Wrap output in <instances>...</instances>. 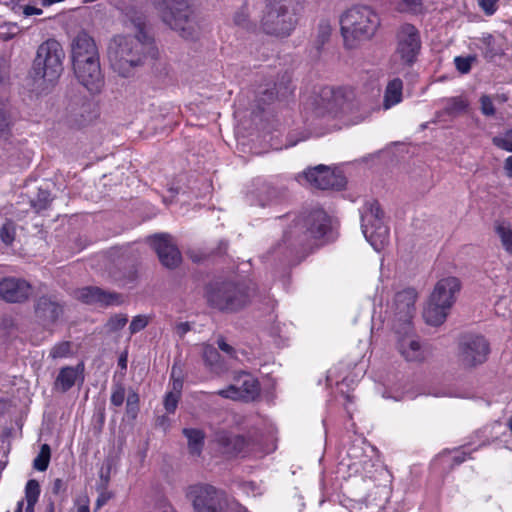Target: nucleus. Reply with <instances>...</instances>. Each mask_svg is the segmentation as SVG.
<instances>
[{"label":"nucleus","instance_id":"33","mask_svg":"<svg viewBox=\"0 0 512 512\" xmlns=\"http://www.w3.org/2000/svg\"><path fill=\"white\" fill-rule=\"evenodd\" d=\"M468 101L461 96L451 97L445 101L444 113L449 116H456L468 108Z\"/></svg>","mask_w":512,"mask_h":512},{"label":"nucleus","instance_id":"60","mask_svg":"<svg viewBox=\"0 0 512 512\" xmlns=\"http://www.w3.org/2000/svg\"><path fill=\"white\" fill-rule=\"evenodd\" d=\"M504 170L506 175L512 178V156L506 158L504 162Z\"/></svg>","mask_w":512,"mask_h":512},{"label":"nucleus","instance_id":"23","mask_svg":"<svg viewBox=\"0 0 512 512\" xmlns=\"http://www.w3.org/2000/svg\"><path fill=\"white\" fill-rule=\"evenodd\" d=\"M291 77L288 73H285L279 83H275L273 88H266L259 92L258 106L262 110L264 109L261 105H268L272 103L278 97H286L292 93L290 87Z\"/></svg>","mask_w":512,"mask_h":512},{"label":"nucleus","instance_id":"56","mask_svg":"<svg viewBox=\"0 0 512 512\" xmlns=\"http://www.w3.org/2000/svg\"><path fill=\"white\" fill-rule=\"evenodd\" d=\"M175 329L179 337L183 338L191 330V325L189 322H180L176 325Z\"/></svg>","mask_w":512,"mask_h":512},{"label":"nucleus","instance_id":"10","mask_svg":"<svg viewBox=\"0 0 512 512\" xmlns=\"http://www.w3.org/2000/svg\"><path fill=\"white\" fill-rule=\"evenodd\" d=\"M188 497L195 512H223L229 497L208 483L190 486Z\"/></svg>","mask_w":512,"mask_h":512},{"label":"nucleus","instance_id":"1","mask_svg":"<svg viewBox=\"0 0 512 512\" xmlns=\"http://www.w3.org/2000/svg\"><path fill=\"white\" fill-rule=\"evenodd\" d=\"M330 230L331 219L327 213L323 209L311 210L292 222L285 230L282 242L270 253L281 261H290L293 256L305 257Z\"/></svg>","mask_w":512,"mask_h":512},{"label":"nucleus","instance_id":"13","mask_svg":"<svg viewBox=\"0 0 512 512\" xmlns=\"http://www.w3.org/2000/svg\"><path fill=\"white\" fill-rule=\"evenodd\" d=\"M396 39V54L405 65L412 66L421 49L419 31L414 25L405 23L399 27Z\"/></svg>","mask_w":512,"mask_h":512},{"label":"nucleus","instance_id":"36","mask_svg":"<svg viewBox=\"0 0 512 512\" xmlns=\"http://www.w3.org/2000/svg\"><path fill=\"white\" fill-rule=\"evenodd\" d=\"M51 458V449L48 444H43L36 458L33 461V467L38 471H45L48 468Z\"/></svg>","mask_w":512,"mask_h":512},{"label":"nucleus","instance_id":"4","mask_svg":"<svg viewBox=\"0 0 512 512\" xmlns=\"http://www.w3.org/2000/svg\"><path fill=\"white\" fill-rule=\"evenodd\" d=\"M341 35L347 49L357 48L374 37L381 25L379 15L369 6L357 5L340 17Z\"/></svg>","mask_w":512,"mask_h":512},{"label":"nucleus","instance_id":"18","mask_svg":"<svg viewBox=\"0 0 512 512\" xmlns=\"http://www.w3.org/2000/svg\"><path fill=\"white\" fill-rule=\"evenodd\" d=\"M215 442L217 443L221 453L228 457L247 454L253 450L254 446L251 438L243 435H236L225 430L215 433Z\"/></svg>","mask_w":512,"mask_h":512},{"label":"nucleus","instance_id":"48","mask_svg":"<svg viewBox=\"0 0 512 512\" xmlns=\"http://www.w3.org/2000/svg\"><path fill=\"white\" fill-rule=\"evenodd\" d=\"M480 110L481 113L485 116L492 117L495 115L496 110L489 95H482L480 97Z\"/></svg>","mask_w":512,"mask_h":512},{"label":"nucleus","instance_id":"14","mask_svg":"<svg viewBox=\"0 0 512 512\" xmlns=\"http://www.w3.org/2000/svg\"><path fill=\"white\" fill-rule=\"evenodd\" d=\"M303 178L314 188L320 190H342L346 186V178L340 172L320 164L303 172Z\"/></svg>","mask_w":512,"mask_h":512},{"label":"nucleus","instance_id":"58","mask_svg":"<svg viewBox=\"0 0 512 512\" xmlns=\"http://www.w3.org/2000/svg\"><path fill=\"white\" fill-rule=\"evenodd\" d=\"M42 13H43L42 9L31 6V5H26L23 7V14L25 16L41 15Z\"/></svg>","mask_w":512,"mask_h":512},{"label":"nucleus","instance_id":"50","mask_svg":"<svg viewBox=\"0 0 512 512\" xmlns=\"http://www.w3.org/2000/svg\"><path fill=\"white\" fill-rule=\"evenodd\" d=\"M147 325H148L147 317L144 315H137L132 319V321L129 325L130 333L136 334V333L142 331Z\"/></svg>","mask_w":512,"mask_h":512},{"label":"nucleus","instance_id":"29","mask_svg":"<svg viewBox=\"0 0 512 512\" xmlns=\"http://www.w3.org/2000/svg\"><path fill=\"white\" fill-rule=\"evenodd\" d=\"M403 82L399 78H395L388 82L385 94L383 106L385 109H389L392 106L398 104L402 100Z\"/></svg>","mask_w":512,"mask_h":512},{"label":"nucleus","instance_id":"7","mask_svg":"<svg viewBox=\"0 0 512 512\" xmlns=\"http://www.w3.org/2000/svg\"><path fill=\"white\" fill-rule=\"evenodd\" d=\"M65 52L56 39H47L36 51L32 65L35 79H43L49 83L55 82L63 72Z\"/></svg>","mask_w":512,"mask_h":512},{"label":"nucleus","instance_id":"20","mask_svg":"<svg viewBox=\"0 0 512 512\" xmlns=\"http://www.w3.org/2000/svg\"><path fill=\"white\" fill-rule=\"evenodd\" d=\"M32 294V286L21 278L6 277L0 281V298L9 303H22Z\"/></svg>","mask_w":512,"mask_h":512},{"label":"nucleus","instance_id":"45","mask_svg":"<svg viewBox=\"0 0 512 512\" xmlns=\"http://www.w3.org/2000/svg\"><path fill=\"white\" fill-rule=\"evenodd\" d=\"M239 488L248 496L256 497L263 493L261 482H238Z\"/></svg>","mask_w":512,"mask_h":512},{"label":"nucleus","instance_id":"25","mask_svg":"<svg viewBox=\"0 0 512 512\" xmlns=\"http://www.w3.org/2000/svg\"><path fill=\"white\" fill-rule=\"evenodd\" d=\"M80 368V371H82L81 364L77 365V367L66 366L61 368L54 382V388L63 393L70 390L77 380Z\"/></svg>","mask_w":512,"mask_h":512},{"label":"nucleus","instance_id":"49","mask_svg":"<svg viewBox=\"0 0 512 512\" xmlns=\"http://www.w3.org/2000/svg\"><path fill=\"white\" fill-rule=\"evenodd\" d=\"M234 23L237 26L248 28L249 27V15L247 5H243L234 15Z\"/></svg>","mask_w":512,"mask_h":512},{"label":"nucleus","instance_id":"37","mask_svg":"<svg viewBox=\"0 0 512 512\" xmlns=\"http://www.w3.org/2000/svg\"><path fill=\"white\" fill-rule=\"evenodd\" d=\"M16 236V224L14 221L6 219L0 228V239L5 245H11Z\"/></svg>","mask_w":512,"mask_h":512},{"label":"nucleus","instance_id":"57","mask_svg":"<svg viewBox=\"0 0 512 512\" xmlns=\"http://www.w3.org/2000/svg\"><path fill=\"white\" fill-rule=\"evenodd\" d=\"M227 249H228V242L225 240H220L216 250L212 251V254L221 256L226 253Z\"/></svg>","mask_w":512,"mask_h":512},{"label":"nucleus","instance_id":"32","mask_svg":"<svg viewBox=\"0 0 512 512\" xmlns=\"http://www.w3.org/2000/svg\"><path fill=\"white\" fill-rule=\"evenodd\" d=\"M495 232L501 240V244L505 251L512 254V228L507 222L497 223L495 226Z\"/></svg>","mask_w":512,"mask_h":512},{"label":"nucleus","instance_id":"21","mask_svg":"<svg viewBox=\"0 0 512 512\" xmlns=\"http://www.w3.org/2000/svg\"><path fill=\"white\" fill-rule=\"evenodd\" d=\"M63 312L64 305L56 296L44 295L35 302V315L43 326L55 324Z\"/></svg>","mask_w":512,"mask_h":512},{"label":"nucleus","instance_id":"63","mask_svg":"<svg viewBox=\"0 0 512 512\" xmlns=\"http://www.w3.org/2000/svg\"><path fill=\"white\" fill-rule=\"evenodd\" d=\"M78 512H90V510L87 505H82L78 508Z\"/></svg>","mask_w":512,"mask_h":512},{"label":"nucleus","instance_id":"61","mask_svg":"<svg viewBox=\"0 0 512 512\" xmlns=\"http://www.w3.org/2000/svg\"><path fill=\"white\" fill-rule=\"evenodd\" d=\"M118 365L121 367V369L126 370L127 369V355L122 354L118 359Z\"/></svg>","mask_w":512,"mask_h":512},{"label":"nucleus","instance_id":"46","mask_svg":"<svg viewBox=\"0 0 512 512\" xmlns=\"http://www.w3.org/2000/svg\"><path fill=\"white\" fill-rule=\"evenodd\" d=\"M97 492L98 497L96 500V509H99L103 505H105L114 495L111 491L107 489L106 484L104 482H101L97 486Z\"/></svg>","mask_w":512,"mask_h":512},{"label":"nucleus","instance_id":"47","mask_svg":"<svg viewBox=\"0 0 512 512\" xmlns=\"http://www.w3.org/2000/svg\"><path fill=\"white\" fill-rule=\"evenodd\" d=\"M180 399V392H168L164 397V407L168 413H174Z\"/></svg>","mask_w":512,"mask_h":512},{"label":"nucleus","instance_id":"44","mask_svg":"<svg viewBox=\"0 0 512 512\" xmlns=\"http://www.w3.org/2000/svg\"><path fill=\"white\" fill-rule=\"evenodd\" d=\"M125 400V387L121 383H116L112 387L111 404L119 407L122 406Z\"/></svg>","mask_w":512,"mask_h":512},{"label":"nucleus","instance_id":"11","mask_svg":"<svg viewBox=\"0 0 512 512\" xmlns=\"http://www.w3.org/2000/svg\"><path fill=\"white\" fill-rule=\"evenodd\" d=\"M417 291L406 288L395 294L393 302V329L398 334H408L412 331V318L415 314Z\"/></svg>","mask_w":512,"mask_h":512},{"label":"nucleus","instance_id":"5","mask_svg":"<svg viewBox=\"0 0 512 512\" xmlns=\"http://www.w3.org/2000/svg\"><path fill=\"white\" fill-rule=\"evenodd\" d=\"M205 299L209 307L223 313H237L251 300L248 286L230 279L215 280L205 287Z\"/></svg>","mask_w":512,"mask_h":512},{"label":"nucleus","instance_id":"19","mask_svg":"<svg viewBox=\"0 0 512 512\" xmlns=\"http://www.w3.org/2000/svg\"><path fill=\"white\" fill-rule=\"evenodd\" d=\"M75 297L84 304L102 307L121 305L123 303V296L120 293L106 291L97 286H86L77 289Z\"/></svg>","mask_w":512,"mask_h":512},{"label":"nucleus","instance_id":"34","mask_svg":"<svg viewBox=\"0 0 512 512\" xmlns=\"http://www.w3.org/2000/svg\"><path fill=\"white\" fill-rule=\"evenodd\" d=\"M204 363L213 371L221 368L220 354L218 350L212 345H205L203 348Z\"/></svg>","mask_w":512,"mask_h":512},{"label":"nucleus","instance_id":"26","mask_svg":"<svg viewBox=\"0 0 512 512\" xmlns=\"http://www.w3.org/2000/svg\"><path fill=\"white\" fill-rule=\"evenodd\" d=\"M182 434L187 439V448L191 456L199 457L205 444V432L197 428H184Z\"/></svg>","mask_w":512,"mask_h":512},{"label":"nucleus","instance_id":"9","mask_svg":"<svg viewBox=\"0 0 512 512\" xmlns=\"http://www.w3.org/2000/svg\"><path fill=\"white\" fill-rule=\"evenodd\" d=\"M384 212L378 201L366 202L361 213V228L366 240L380 251L388 243L389 228L383 220Z\"/></svg>","mask_w":512,"mask_h":512},{"label":"nucleus","instance_id":"35","mask_svg":"<svg viewBox=\"0 0 512 512\" xmlns=\"http://www.w3.org/2000/svg\"><path fill=\"white\" fill-rule=\"evenodd\" d=\"M332 28L328 20H321L317 28L315 47L318 51L329 41Z\"/></svg>","mask_w":512,"mask_h":512},{"label":"nucleus","instance_id":"30","mask_svg":"<svg viewBox=\"0 0 512 512\" xmlns=\"http://www.w3.org/2000/svg\"><path fill=\"white\" fill-rule=\"evenodd\" d=\"M15 124L13 114L7 104L0 101V139L7 140L12 135Z\"/></svg>","mask_w":512,"mask_h":512},{"label":"nucleus","instance_id":"28","mask_svg":"<svg viewBox=\"0 0 512 512\" xmlns=\"http://www.w3.org/2000/svg\"><path fill=\"white\" fill-rule=\"evenodd\" d=\"M40 492L39 482H27L25 487V499L18 501L14 512L23 511L24 501H26L25 512H34V506L39 499Z\"/></svg>","mask_w":512,"mask_h":512},{"label":"nucleus","instance_id":"62","mask_svg":"<svg viewBox=\"0 0 512 512\" xmlns=\"http://www.w3.org/2000/svg\"><path fill=\"white\" fill-rule=\"evenodd\" d=\"M173 386L175 390H178L177 392H180V389L182 388V382L180 380L174 381Z\"/></svg>","mask_w":512,"mask_h":512},{"label":"nucleus","instance_id":"52","mask_svg":"<svg viewBox=\"0 0 512 512\" xmlns=\"http://www.w3.org/2000/svg\"><path fill=\"white\" fill-rule=\"evenodd\" d=\"M466 453L465 452H458L456 455L451 457L449 454H442L438 458V461H441L442 463H450L452 462L455 465H459L465 460Z\"/></svg>","mask_w":512,"mask_h":512},{"label":"nucleus","instance_id":"39","mask_svg":"<svg viewBox=\"0 0 512 512\" xmlns=\"http://www.w3.org/2000/svg\"><path fill=\"white\" fill-rule=\"evenodd\" d=\"M481 42L485 46L484 56L486 58H494L502 53V50L495 47V39L492 34H486L481 38Z\"/></svg>","mask_w":512,"mask_h":512},{"label":"nucleus","instance_id":"31","mask_svg":"<svg viewBox=\"0 0 512 512\" xmlns=\"http://www.w3.org/2000/svg\"><path fill=\"white\" fill-rule=\"evenodd\" d=\"M30 206L38 213L49 207L52 197L49 190L39 187L28 195Z\"/></svg>","mask_w":512,"mask_h":512},{"label":"nucleus","instance_id":"24","mask_svg":"<svg viewBox=\"0 0 512 512\" xmlns=\"http://www.w3.org/2000/svg\"><path fill=\"white\" fill-rule=\"evenodd\" d=\"M404 335L405 337H403L398 344V349L401 355L407 361H422L424 359V352L420 343L417 340L409 337V333Z\"/></svg>","mask_w":512,"mask_h":512},{"label":"nucleus","instance_id":"43","mask_svg":"<svg viewBox=\"0 0 512 512\" xmlns=\"http://www.w3.org/2000/svg\"><path fill=\"white\" fill-rule=\"evenodd\" d=\"M128 322L125 314H115L108 320L106 327L110 332L121 330Z\"/></svg>","mask_w":512,"mask_h":512},{"label":"nucleus","instance_id":"15","mask_svg":"<svg viewBox=\"0 0 512 512\" xmlns=\"http://www.w3.org/2000/svg\"><path fill=\"white\" fill-rule=\"evenodd\" d=\"M218 394L225 398L252 401L260 394V383L252 374L241 371L234 376V383Z\"/></svg>","mask_w":512,"mask_h":512},{"label":"nucleus","instance_id":"40","mask_svg":"<svg viewBox=\"0 0 512 512\" xmlns=\"http://www.w3.org/2000/svg\"><path fill=\"white\" fill-rule=\"evenodd\" d=\"M71 354V342L63 341L55 344L50 350V357L53 359L64 358Z\"/></svg>","mask_w":512,"mask_h":512},{"label":"nucleus","instance_id":"8","mask_svg":"<svg viewBox=\"0 0 512 512\" xmlns=\"http://www.w3.org/2000/svg\"><path fill=\"white\" fill-rule=\"evenodd\" d=\"M295 13L289 9L287 0H266L261 19V28L268 35L287 37L297 25Z\"/></svg>","mask_w":512,"mask_h":512},{"label":"nucleus","instance_id":"27","mask_svg":"<svg viewBox=\"0 0 512 512\" xmlns=\"http://www.w3.org/2000/svg\"><path fill=\"white\" fill-rule=\"evenodd\" d=\"M4 141L3 150L10 164L16 166L24 165L28 160V156L25 155L23 150L24 144L20 141L10 140V137Z\"/></svg>","mask_w":512,"mask_h":512},{"label":"nucleus","instance_id":"51","mask_svg":"<svg viewBox=\"0 0 512 512\" xmlns=\"http://www.w3.org/2000/svg\"><path fill=\"white\" fill-rule=\"evenodd\" d=\"M402 5L406 11L413 14H421L424 10L422 0H402Z\"/></svg>","mask_w":512,"mask_h":512},{"label":"nucleus","instance_id":"3","mask_svg":"<svg viewBox=\"0 0 512 512\" xmlns=\"http://www.w3.org/2000/svg\"><path fill=\"white\" fill-rule=\"evenodd\" d=\"M160 20L181 38L196 40L200 26L191 0H150Z\"/></svg>","mask_w":512,"mask_h":512},{"label":"nucleus","instance_id":"2","mask_svg":"<svg viewBox=\"0 0 512 512\" xmlns=\"http://www.w3.org/2000/svg\"><path fill=\"white\" fill-rule=\"evenodd\" d=\"M155 54L154 39L142 25L137 26L134 36H115L108 45L110 66L122 77H129L147 55L154 57Z\"/></svg>","mask_w":512,"mask_h":512},{"label":"nucleus","instance_id":"55","mask_svg":"<svg viewBox=\"0 0 512 512\" xmlns=\"http://www.w3.org/2000/svg\"><path fill=\"white\" fill-rule=\"evenodd\" d=\"M218 348L226 353L229 357H235V349L228 344L223 337L217 339Z\"/></svg>","mask_w":512,"mask_h":512},{"label":"nucleus","instance_id":"41","mask_svg":"<svg viewBox=\"0 0 512 512\" xmlns=\"http://www.w3.org/2000/svg\"><path fill=\"white\" fill-rule=\"evenodd\" d=\"M474 61H476V56L472 55L467 57L457 56L454 58L455 67L461 74L469 73Z\"/></svg>","mask_w":512,"mask_h":512},{"label":"nucleus","instance_id":"38","mask_svg":"<svg viewBox=\"0 0 512 512\" xmlns=\"http://www.w3.org/2000/svg\"><path fill=\"white\" fill-rule=\"evenodd\" d=\"M492 144L499 149L512 152V129L492 138Z\"/></svg>","mask_w":512,"mask_h":512},{"label":"nucleus","instance_id":"64","mask_svg":"<svg viewBox=\"0 0 512 512\" xmlns=\"http://www.w3.org/2000/svg\"><path fill=\"white\" fill-rule=\"evenodd\" d=\"M507 426L510 429V431L512 432V416L509 418Z\"/></svg>","mask_w":512,"mask_h":512},{"label":"nucleus","instance_id":"17","mask_svg":"<svg viewBox=\"0 0 512 512\" xmlns=\"http://www.w3.org/2000/svg\"><path fill=\"white\" fill-rule=\"evenodd\" d=\"M149 239L163 266L174 269L181 263V253L169 234H155Z\"/></svg>","mask_w":512,"mask_h":512},{"label":"nucleus","instance_id":"12","mask_svg":"<svg viewBox=\"0 0 512 512\" xmlns=\"http://www.w3.org/2000/svg\"><path fill=\"white\" fill-rule=\"evenodd\" d=\"M490 352L488 341L482 335H463L458 344V360L465 368H474L483 364Z\"/></svg>","mask_w":512,"mask_h":512},{"label":"nucleus","instance_id":"53","mask_svg":"<svg viewBox=\"0 0 512 512\" xmlns=\"http://www.w3.org/2000/svg\"><path fill=\"white\" fill-rule=\"evenodd\" d=\"M223 512H250L234 498H229Z\"/></svg>","mask_w":512,"mask_h":512},{"label":"nucleus","instance_id":"16","mask_svg":"<svg viewBox=\"0 0 512 512\" xmlns=\"http://www.w3.org/2000/svg\"><path fill=\"white\" fill-rule=\"evenodd\" d=\"M73 70L78 81L91 93H99L104 86V76L99 57L73 62Z\"/></svg>","mask_w":512,"mask_h":512},{"label":"nucleus","instance_id":"6","mask_svg":"<svg viewBox=\"0 0 512 512\" xmlns=\"http://www.w3.org/2000/svg\"><path fill=\"white\" fill-rule=\"evenodd\" d=\"M460 289L461 282L457 277L450 276L440 279L436 283L423 311L425 322L431 326L441 325L456 302Z\"/></svg>","mask_w":512,"mask_h":512},{"label":"nucleus","instance_id":"59","mask_svg":"<svg viewBox=\"0 0 512 512\" xmlns=\"http://www.w3.org/2000/svg\"><path fill=\"white\" fill-rule=\"evenodd\" d=\"M263 188L265 190V193L267 194L265 197H263L262 195H259L260 196V201H261V205H264V201L265 200H269L272 196V194L274 193L273 189L266 185V184H263Z\"/></svg>","mask_w":512,"mask_h":512},{"label":"nucleus","instance_id":"22","mask_svg":"<svg viewBox=\"0 0 512 512\" xmlns=\"http://www.w3.org/2000/svg\"><path fill=\"white\" fill-rule=\"evenodd\" d=\"M95 57H99L95 40L86 31H80L71 42L72 63Z\"/></svg>","mask_w":512,"mask_h":512},{"label":"nucleus","instance_id":"54","mask_svg":"<svg viewBox=\"0 0 512 512\" xmlns=\"http://www.w3.org/2000/svg\"><path fill=\"white\" fill-rule=\"evenodd\" d=\"M499 0H478L479 6L486 15H493L497 10V2Z\"/></svg>","mask_w":512,"mask_h":512},{"label":"nucleus","instance_id":"42","mask_svg":"<svg viewBox=\"0 0 512 512\" xmlns=\"http://www.w3.org/2000/svg\"><path fill=\"white\" fill-rule=\"evenodd\" d=\"M139 411V395L135 391L131 390L127 397L126 412L132 417L136 418Z\"/></svg>","mask_w":512,"mask_h":512}]
</instances>
